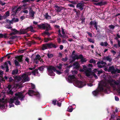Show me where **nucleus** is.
Masks as SVG:
<instances>
[{
    "label": "nucleus",
    "instance_id": "nucleus-58",
    "mask_svg": "<svg viewBox=\"0 0 120 120\" xmlns=\"http://www.w3.org/2000/svg\"><path fill=\"white\" fill-rule=\"evenodd\" d=\"M109 27L110 29H113L114 28V26L112 25H110L109 26Z\"/></svg>",
    "mask_w": 120,
    "mask_h": 120
},
{
    "label": "nucleus",
    "instance_id": "nucleus-48",
    "mask_svg": "<svg viewBox=\"0 0 120 120\" xmlns=\"http://www.w3.org/2000/svg\"><path fill=\"white\" fill-rule=\"evenodd\" d=\"M45 68L44 66H42L39 68V70L41 71L43 70L44 68Z\"/></svg>",
    "mask_w": 120,
    "mask_h": 120
},
{
    "label": "nucleus",
    "instance_id": "nucleus-12",
    "mask_svg": "<svg viewBox=\"0 0 120 120\" xmlns=\"http://www.w3.org/2000/svg\"><path fill=\"white\" fill-rule=\"evenodd\" d=\"M97 64L98 67L100 68H102L106 65V63L103 61L98 62L97 63Z\"/></svg>",
    "mask_w": 120,
    "mask_h": 120
},
{
    "label": "nucleus",
    "instance_id": "nucleus-8",
    "mask_svg": "<svg viewBox=\"0 0 120 120\" xmlns=\"http://www.w3.org/2000/svg\"><path fill=\"white\" fill-rule=\"evenodd\" d=\"M68 82H73L74 83L77 80L76 79L74 75L69 76L68 78Z\"/></svg>",
    "mask_w": 120,
    "mask_h": 120
},
{
    "label": "nucleus",
    "instance_id": "nucleus-41",
    "mask_svg": "<svg viewBox=\"0 0 120 120\" xmlns=\"http://www.w3.org/2000/svg\"><path fill=\"white\" fill-rule=\"evenodd\" d=\"M45 16L46 19H51V17L50 16L48 15L47 13L45 15Z\"/></svg>",
    "mask_w": 120,
    "mask_h": 120
},
{
    "label": "nucleus",
    "instance_id": "nucleus-4",
    "mask_svg": "<svg viewBox=\"0 0 120 120\" xmlns=\"http://www.w3.org/2000/svg\"><path fill=\"white\" fill-rule=\"evenodd\" d=\"M83 69H80L79 71L80 72L84 71L86 76H89L91 73L90 71V69L87 68L86 66L85 65H83Z\"/></svg>",
    "mask_w": 120,
    "mask_h": 120
},
{
    "label": "nucleus",
    "instance_id": "nucleus-7",
    "mask_svg": "<svg viewBox=\"0 0 120 120\" xmlns=\"http://www.w3.org/2000/svg\"><path fill=\"white\" fill-rule=\"evenodd\" d=\"M108 71H111L112 73H115L117 72L119 73L120 72V70L116 68L115 69L113 66L110 67Z\"/></svg>",
    "mask_w": 120,
    "mask_h": 120
},
{
    "label": "nucleus",
    "instance_id": "nucleus-11",
    "mask_svg": "<svg viewBox=\"0 0 120 120\" xmlns=\"http://www.w3.org/2000/svg\"><path fill=\"white\" fill-rule=\"evenodd\" d=\"M15 100V97H14L13 98H10L8 101H7V100H7L6 103L7 102V101L9 103V107L11 108L14 106V105L13 104V103L14 102V101Z\"/></svg>",
    "mask_w": 120,
    "mask_h": 120
},
{
    "label": "nucleus",
    "instance_id": "nucleus-34",
    "mask_svg": "<svg viewBox=\"0 0 120 120\" xmlns=\"http://www.w3.org/2000/svg\"><path fill=\"white\" fill-rule=\"evenodd\" d=\"M38 70L37 69L35 70L32 72V74L34 75H35L36 74L38 73Z\"/></svg>",
    "mask_w": 120,
    "mask_h": 120
},
{
    "label": "nucleus",
    "instance_id": "nucleus-61",
    "mask_svg": "<svg viewBox=\"0 0 120 120\" xmlns=\"http://www.w3.org/2000/svg\"><path fill=\"white\" fill-rule=\"evenodd\" d=\"M7 43L8 44H13V41L12 40H10L9 41L7 42Z\"/></svg>",
    "mask_w": 120,
    "mask_h": 120
},
{
    "label": "nucleus",
    "instance_id": "nucleus-55",
    "mask_svg": "<svg viewBox=\"0 0 120 120\" xmlns=\"http://www.w3.org/2000/svg\"><path fill=\"white\" fill-rule=\"evenodd\" d=\"M57 41L58 43H60L61 41V39L59 38V37H58V38L57 39Z\"/></svg>",
    "mask_w": 120,
    "mask_h": 120
},
{
    "label": "nucleus",
    "instance_id": "nucleus-59",
    "mask_svg": "<svg viewBox=\"0 0 120 120\" xmlns=\"http://www.w3.org/2000/svg\"><path fill=\"white\" fill-rule=\"evenodd\" d=\"M73 59H78V56L77 55H75L73 56Z\"/></svg>",
    "mask_w": 120,
    "mask_h": 120
},
{
    "label": "nucleus",
    "instance_id": "nucleus-21",
    "mask_svg": "<svg viewBox=\"0 0 120 120\" xmlns=\"http://www.w3.org/2000/svg\"><path fill=\"white\" fill-rule=\"evenodd\" d=\"M46 44L48 48H52V47H53L54 48L56 47V46L54 44H53L52 43L47 44Z\"/></svg>",
    "mask_w": 120,
    "mask_h": 120
},
{
    "label": "nucleus",
    "instance_id": "nucleus-24",
    "mask_svg": "<svg viewBox=\"0 0 120 120\" xmlns=\"http://www.w3.org/2000/svg\"><path fill=\"white\" fill-rule=\"evenodd\" d=\"M28 93L29 95L31 96L33 95H35V93L32 90H30Z\"/></svg>",
    "mask_w": 120,
    "mask_h": 120
},
{
    "label": "nucleus",
    "instance_id": "nucleus-64",
    "mask_svg": "<svg viewBox=\"0 0 120 120\" xmlns=\"http://www.w3.org/2000/svg\"><path fill=\"white\" fill-rule=\"evenodd\" d=\"M0 68L2 70H5L6 68H5L3 66H0Z\"/></svg>",
    "mask_w": 120,
    "mask_h": 120
},
{
    "label": "nucleus",
    "instance_id": "nucleus-40",
    "mask_svg": "<svg viewBox=\"0 0 120 120\" xmlns=\"http://www.w3.org/2000/svg\"><path fill=\"white\" fill-rule=\"evenodd\" d=\"M13 20L12 19L11 21H10L8 19H6L5 21L7 23H13Z\"/></svg>",
    "mask_w": 120,
    "mask_h": 120
},
{
    "label": "nucleus",
    "instance_id": "nucleus-29",
    "mask_svg": "<svg viewBox=\"0 0 120 120\" xmlns=\"http://www.w3.org/2000/svg\"><path fill=\"white\" fill-rule=\"evenodd\" d=\"M13 23H9L5 25V27L8 29H11L12 28V26L11 24Z\"/></svg>",
    "mask_w": 120,
    "mask_h": 120
},
{
    "label": "nucleus",
    "instance_id": "nucleus-53",
    "mask_svg": "<svg viewBox=\"0 0 120 120\" xmlns=\"http://www.w3.org/2000/svg\"><path fill=\"white\" fill-rule=\"evenodd\" d=\"M21 7H19V8H18L16 10V11H15V13L17 12L18 11H19L20 10H21Z\"/></svg>",
    "mask_w": 120,
    "mask_h": 120
},
{
    "label": "nucleus",
    "instance_id": "nucleus-32",
    "mask_svg": "<svg viewBox=\"0 0 120 120\" xmlns=\"http://www.w3.org/2000/svg\"><path fill=\"white\" fill-rule=\"evenodd\" d=\"M47 48L48 47L46 44L43 45L42 48V49L43 50H44L47 49Z\"/></svg>",
    "mask_w": 120,
    "mask_h": 120
},
{
    "label": "nucleus",
    "instance_id": "nucleus-37",
    "mask_svg": "<svg viewBox=\"0 0 120 120\" xmlns=\"http://www.w3.org/2000/svg\"><path fill=\"white\" fill-rule=\"evenodd\" d=\"M60 37H62L63 39L64 38L66 39L68 38V36L67 35H65V34L64 35H62V36H60Z\"/></svg>",
    "mask_w": 120,
    "mask_h": 120
},
{
    "label": "nucleus",
    "instance_id": "nucleus-43",
    "mask_svg": "<svg viewBox=\"0 0 120 120\" xmlns=\"http://www.w3.org/2000/svg\"><path fill=\"white\" fill-rule=\"evenodd\" d=\"M5 107V106L4 104H0V109H2Z\"/></svg>",
    "mask_w": 120,
    "mask_h": 120
},
{
    "label": "nucleus",
    "instance_id": "nucleus-26",
    "mask_svg": "<svg viewBox=\"0 0 120 120\" xmlns=\"http://www.w3.org/2000/svg\"><path fill=\"white\" fill-rule=\"evenodd\" d=\"M48 25L45 26V29H46V31H48L49 30L51 29V27L50 25L47 23H46Z\"/></svg>",
    "mask_w": 120,
    "mask_h": 120
},
{
    "label": "nucleus",
    "instance_id": "nucleus-25",
    "mask_svg": "<svg viewBox=\"0 0 120 120\" xmlns=\"http://www.w3.org/2000/svg\"><path fill=\"white\" fill-rule=\"evenodd\" d=\"M21 78L20 77L15 76V82H18L21 80Z\"/></svg>",
    "mask_w": 120,
    "mask_h": 120
},
{
    "label": "nucleus",
    "instance_id": "nucleus-13",
    "mask_svg": "<svg viewBox=\"0 0 120 120\" xmlns=\"http://www.w3.org/2000/svg\"><path fill=\"white\" fill-rule=\"evenodd\" d=\"M28 9L29 10V14L30 17H32L31 19H33L34 18V16L35 13L34 11H33L31 8L29 7Z\"/></svg>",
    "mask_w": 120,
    "mask_h": 120
},
{
    "label": "nucleus",
    "instance_id": "nucleus-42",
    "mask_svg": "<svg viewBox=\"0 0 120 120\" xmlns=\"http://www.w3.org/2000/svg\"><path fill=\"white\" fill-rule=\"evenodd\" d=\"M89 62L90 63H93L95 64L96 63L95 60L93 59H91L90 60Z\"/></svg>",
    "mask_w": 120,
    "mask_h": 120
},
{
    "label": "nucleus",
    "instance_id": "nucleus-5",
    "mask_svg": "<svg viewBox=\"0 0 120 120\" xmlns=\"http://www.w3.org/2000/svg\"><path fill=\"white\" fill-rule=\"evenodd\" d=\"M15 105H18L20 104V102L18 100L20 99L21 100H22L24 98V96H23L22 93H15Z\"/></svg>",
    "mask_w": 120,
    "mask_h": 120
},
{
    "label": "nucleus",
    "instance_id": "nucleus-36",
    "mask_svg": "<svg viewBox=\"0 0 120 120\" xmlns=\"http://www.w3.org/2000/svg\"><path fill=\"white\" fill-rule=\"evenodd\" d=\"M6 55L5 56H4L0 58V62H3V60L4 59H6Z\"/></svg>",
    "mask_w": 120,
    "mask_h": 120
},
{
    "label": "nucleus",
    "instance_id": "nucleus-16",
    "mask_svg": "<svg viewBox=\"0 0 120 120\" xmlns=\"http://www.w3.org/2000/svg\"><path fill=\"white\" fill-rule=\"evenodd\" d=\"M72 66L74 67V68L78 69L79 67L80 64L76 62L73 63Z\"/></svg>",
    "mask_w": 120,
    "mask_h": 120
},
{
    "label": "nucleus",
    "instance_id": "nucleus-1",
    "mask_svg": "<svg viewBox=\"0 0 120 120\" xmlns=\"http://www.w3.org/2000/svg\"><path fill=\"white\" fill-rule=\"evenodd\" d=\"M109 82L111 86L115 89L117 90L118 92L120 93V80L116 81L113 80Z\"/></svg>",
    "mask_w": 120,
    "mask_h": 120
},
{
    "label": "nucleus",
    "instance_id": "nucleus-31",
    "mask_svg": "<svg viewBox=\"0 0 120 120\" xmlns=\"http://www.w3.org/2000/svg\"><path fill=\"white\" fill-rule=\"evenodd\" d=\"M73 109L71 106H70L68 107L67 109V111L69 112H71L72 111Z\"/></svg>",
    "mask_w": 120,
    "mask_h": 120
},
{
    "label": "nucleus",
    "instance_id": "nucleus-50",
    "mask_svg": "<svg viewBox=\"0 0 120 120\" xmlns=\"http://www.w3.org/2000/svg\"><path fill=\"white\" fill-rule=\"evenodd\" d=\"M87 60L86 58H82L81 59V61L82 62H85Z\"/></svg>",
    "mask_w": 120,
    "mask_h": 120
},
{
    "label": "nucleus",
    "instance_id": "nucleus-28",
    "mask_svg": "<svg viewBox=\"0 0 120 120\" xmlns=\"http://www.w3.org/2000/svg\"><path fill=\"white\" fill-rule=\"evenodd\" d=\"M19 62H21L22 60V57L21 56H19L16 57H15V58Z\"/></svg>",
    "mask_w": 120,
    "mask_h": 120
},
{
    "label": "nucleus",
    "instance_id": "nucleus-23",
    "mask_svg": "<svg viewBox=\"0 0 120 120\" xmlns=\"http://www.w3.org/2000/svg\"><path fill=\"white\" fill-rule=\"evenodd\" d=\"M27 28L28 31L30 30L31 32H35L33 29V27L31 26H30Z\"/></svg>",
    "mask_w": 120,
    "mask_h": 120
},
{
    "label": "nucleus",
    "instance_id": "nucleus-33",
    "mask_svg": "<svg viewBox=\"0 0 120 120\" xmlns=\"http://www.w3.org/2000/svg\"><path fill=\"white\" fill-rule=\"evenodd\" d=\"M88 41L90 42H91L93 43H94V40L91 38H88Z\"/></svg>",
    "mask_w": 120,
    "mask_h": 120
},
{
    "label": "nucleus",
    "instance_id": "nucleus-39",
    "mask_svg": "<svg viewBox=\"0 0 120 120\" xmlns=\"http://www.w3.org/2000/svg\"><path fill=\"white\" fill-rule=\"evenodd\" d=\"M91 72V74L89 76H90L91 75H92L93 76H94L96 79H97L98 78V77L94 73H92Z\"/></svg>",
    "mask_w": 120,
    "mask_h": 120
},
{
    "label": "nucleus",
    "instance_id": "nucleus-2",
    "mask_svg": "<svg viewBox=\"0 0 120 120\" xmlns=\"http://www.w3.org/2000/svg\"><path fill=\"white\" fill-rule=\"evenodd\" d=\"M48 75L51 76H54L55 74L53 71H56V73L59 75H60L62 73V72L56 70V68L53 67L49 66L48 68Z\"/></svg>",
    "mask_w": 120,
    "mask_h": 120
},
{
    "label": "nucleus",
    "instance_id": "nucleus-44",
    "mask_svg": "<svg viewBox=\"0 0 120 120\" xmlns=\"http://www.w3.org/2000/svg\"><path fill=\"white\" fill-rule=\"evenodd\" d=\"M0 82H2V81L5 82V80L2 76H1L0 77Z\"/></svg>",
    "mask_w": 120,
    "mask_h": 120
},
{
    "label": "nucleus",
    "instance_id": "nucleus-62",
    "mask_svg": "<svg viewBox=\"0 0 120 120\" xmlns=\"http://www.w3.org/2000/svg\"><path fill=\"white\" fill-rule=\"evenodd\" d=\"M14 54V53H8L6 55V57H7V56H8L9 55L10 56V55H12L13 54Z\"/></svg>",
    "mask_w": 120,
    "mask_h": 120
},
{
    "label": "nucleus",
    "instance_id": "nucleus-10",
    "mask_svg": "<svg viewBox=\"0 0 120 120\" xmlns=\"http://www.w3.org/2000/svg\"><path fill=\"white\" fill-rule=\"evenodd\" d=\"M75 83L76 85L79 88L82 87L84 86V83L81 81H79L77 79Z\"/></svg>",
    "mask_w": 120,
    "mask_h": 120
},
{
    "label": "nucleus",
    "instance_id": "nucleus-54",
    "mask_svg": "<svg viewBox=\"0 0 120 120\" xmlns=\"http://www.w3.org/2000/svg\"><path fill=\"white\" fill-rule=\"evenodd\" d=\"M4 74L3 71L2 70H0V77L2 76Z\"/></svg>",
    "mask_w": 120,
    "mask_h": 120
},
{
    "label": "nucleus",
    "instance_id": "nucleus-15",
    "mask_svg": "<svg viewBox=\"0 0 120 120\" xmlns=\"http://www.w3.org/2000/svg\"><path fill=\"white\" fill-rule=\"evenodd\" d=\"M38 60L40 61L41 62V61L40 56L38 55H37L36 56L34 60V62H35L36 64H37L38 62Z\"/></svg>",
    "mask_w": 120,
    "mask_h": 120
},
{
    "label": "nucleus",
    "instance_id": "nucleus-38",
    "mask_svg": "<svg viewBox=\"0 0 120 120\" xmlns=\"http://www.w3.org/2000/svg\"><path fill=\"white\" fill-rule=\"evenodd\" d=\"M97 23V22L95 21H91L90 22V24L91 25H94Z\"/></svg>",
    "mask_w": 120,
    "mask_h": 120
},
{
    "label": "nucleus",
    "instance_id": "nucleus-47",
    "mask_svg": "<svg viewBox=\"0 0 120 120\" xmlns=\"http://www.w3.org/2000/svg\"><path fill=\"white\" fill-rule=\"evenodd\" d=\"M1 66H3L4 67L6 68L7 66H8V64L7 62H5L4 63V64L3 65H1Z\"/></svg>",
    "mask_w": 120,
    "mask_h": 120
},
{
    "label": "nucleus",
    "instance_id": "nucleus-18",
    "mask_svg": "<svg viewBox=\"0 0 120 120\" xmlns=\"http://www.w3.org/2000/svg\"><path fill=\"white\" fill-rule=\"evenodd\" d=\"M110 120H120V118L117 116H114L113 115H112Z\"/></svg>",
    "mask_w": 120,
    "mask_h": 120
},
{
    "label": "nucleus",
    "instance_id": "nucleus-30",
    "mask_svg": "<svg viewBox=\"0 0 120 120\" xmlns=\"http://www.w3.org/2000/svg\"><path fill=\"white\" fill-rule=\"evenodd\" d=\"M104 59L107 60V61H109V62H110L112 60V59L109 56L105 57Z\"/></svg>",
    "mask_w": 120,
    "mask_h": 120
},
{
    "label": "nucleus",
    "instance_id": "nucleus-17",
    "mask_svg": "<svg viewBox=\"0 0 120 120\" xmlns=\"http://www.w3.org/2000/svg\"><path fill=\"white\" fill-rule=\"evenodd\" d=\"M84 6V4H83L79 3L77 4L76 5V7L77 8H79V9L82 10L83 9V7Z\"/></svg>",
    "mask_w": 120,
    "mask_h": 120
},
{
    "label": "nucleus",
    "instance_id": "nucleus-3",
    "mask_svg": "<svg viewBox=\"0 0 120 120\" xmlns=\"http://www.w3.org/2000/svg\"><path fill=\"white\" fill-rule=\"evenodd\" d=\"M100 86H99V88L98 90H96L95 91L93 92L92 93L94 96L97 95L100 91H102L103 90L102 86H105L107 85L106 82L105 81H102L100 83Z\"/></svg>",
    "mask_w": 120,
    "mask_h": 120
},
{
    "label": "nucleus",
    "instance_id": "nucleus-35",
    "mask_svg": "<svg viewBox=\"0 0 120 120\" xmlns=\"http://www.w3.org/2000/svg\"><path fill=\"white\" fill-rule=\"evenodd\" d=\"M13 77H14V80L12 79V78L11 77H10L9 78V82H12L13 81H14V80L15 79V77L14 76Z\"/></svg>",
    "mask_w": 120,
    "mask_h": 120
},
{
    "label": "nucleus",
    "instance_id": "nucleus-63",
    "mask_svg": "<svg viewBox=\"0 0 120 120\" xmlns=\"http://www.w3.org/2000/svg\"><path fill=\"white\" fill-rule=\"evenodd\" d=\"M62 66V65L60 64V65L59 66H57V67L59 69H61V67Z\"/></svg>",
    "mask_w": 120,
    "mask_h": 120
},
{
    "label": "nucleus",
    "instance_id": "nucleus-57",
    "mask_svg": "<svg viewBox=\"0 0 120 120\" xmlns=\"http://www.w3.org/2000/svg\"><path fill=\"white\" fill-rule=\"evenodd\" d=\"M83 58L82 55H79V56H78V59H82Z\"/></svg>",
    "mask_w": 120,
    "mask_h": 120
},
{
    "label": "nucleus",
    "instance_id": "nucleus-45",
    "mask_svg": "<svg viewBox=\"0 0 120 120\" xmlns=\"http://www.w3.org/2000/svg\"><path fill=\"white\" fill-rule=\"evenodd\" d=\"M5 15L7 17H8L9 15V11H8L6 12Z\"/></svg>",
    "mask_w": 120,
    "mask_h": 120
},
{
    "label": "nucleus",
    "instance_id": "nucleus-52",
    "mask_svg": "<svg viewBox=\"0 0 120 120\" xmlns=\"http://www.w3.org/2000/svg\"><path fill=\"white\" fill-rule=\"evenodd\" d=\"M7 17L4 14L3 16H1L2 20L3 19H5Z\"/></svg>",
    "mask_w": 120,
    "mask_h": 120
},
{
    "label": "nucleus",
    "instance_id": "nucleus-51",
    "mask_svg": "<svg viewBox=\"0 0 120 120\" xmlns=\"http://www.w3.org/2000/svg\"><path fill=\"white\" fill-rule=\"evenodd\" d=\"M68 60V58L66 57H65V58H62L61 60L64 61H66Z\"/></svg>",
    "mask_w": 120,
    "mask_h": 120
},
{
    "label": "nucleus",
    "instance_id": "nucleus-60",
    "mask_svg": "<svg viewBox=\"0 0 120 120\" xmlns=\"http://www.w3.org/2000/svg\"><path fill=\"white\" fill-rule=\"evenodd\" d=\"M72 73L74 74H77V71L75 70L74 71H72Z\"/></svg>",
    "mask_w": 120,
    "mask_h": 120
},
{
    "label": "nucleus",
    "instance_id": "nucleus-22",
    "mask_svg": "<svg viewBox=\"0 0 120 120\" xmlns=\"http://www.w3.org/2000/svg\"><path fill=\"white\" fill-rule=\"evenodd\" d=\"M14 8H12V11L11 12L12 14L11 15L12 17L13 16L14 17L15 15V7L14 6ZM13 18L14 19L15 18V17H13Z\"/></svg>",
    "mask_w": 120,
    "mask_h": 120
},
{
    "label": "nucleus",
    "instance_id": "nucleus-9",
    "mask_svg": "<svg viewBox=\"0 0 120 120\" xmlns=\"http://www.w3.org/2000/svg\"><path fill=\"white\" fill-rule=\"evenodd\" d=\"M120 38V36L117 34V36L116 37L115 39L117 40L118 45L116 44H115L113 46L115 47L116 48H117L118 47H120V41L119 39Z\"/></svg>",
    "mask_w": 120,
    "mask_h": 120
},
{
    "label": "nucleus",
    "instance_id": "nucleus-14",
    "mask_svg": "<svg viewBox=\"0 0 120 120\" xmlns=\"http://www.w3.org/2000/svg\"><path fill=\"white\" fill-rule=\"evenodd\" d=\"M28 31L27 28L25 29H22L21 30L20 32L15 30V34H23L26 33Z\"/></svg>",
    "mask_w": 120,
    "mask_h": 120
},
{
    "label": "nucleus",
    "instance_id": "nucleus-27",
    "mask_svg": "<svg viewBox=\"0 0 120 120\" xmlns=\"http://www.w3.org/2000/svg\"><path fill=\"white\" fill-rule=\"evenodd\" d=\"M100 45L102 46H106L108 45V44L106 42H101L100 43Z\"/></svg>",
    "mask_w": 120,
    "mask_h": 120
},
{
    "label": "nucleus",
    "instance_id": "nucleus-6",
    "mask_svg": "<svg viewBox=\"0 0 120 120\" xmlns=\"http://www.w3.org/2000/svg\"><path fill=\"white\" fill-rule=\"evenodd\" d=\"M31 73L30 72H26L24 73L22 75V81L23 82L28 81L29 80L28 75H30Z\"/></svg>",
    "mask_w": 120,
    "mask_h": 120
},
{
    "label": "nucleus",
    "instance_id": "nucleus-56",
    "mask_svg": "<svg viewBox=\"0 0 120 120\" xmlns=\"http://www.w3.org/2000/svg\"><path fill=\"white\" fill-rule=\"evenodd\" d=\"M98 76H99L100 74L102 73L103 71H98Z\"/></svg>",
    "mask_w": 120,
    "mask_h": 120
},
{
    "label": "nucleus",
    "instance_id": "nucleus-46",
    "mask_svg": "<svg viewBox=\"0 0 120 120\" xmlns=\"http://www.w3.org/2000/svg\"><path fill=\"white\" fill-rule=\"evenodd\" d=\"M14 32H12L10 34V35L12 36L15 35V29H14L13 30Z\"/></svg>",
    "mask_w": 120,
    "mask_h": 120
},
{
    "label": "nucleus",
    "instance_id": "nucleus-19",
    "mask_svg": "<svg viewBox=\"0 0 120 120\" xmlns=\"http://www.w3.org/2000/svg\"><path fill=\"white\" fill-rule=\"evenodd\" d=\"M55 10L57 12H60L62 9V7H59L57 6H54Z\"/></svg>",
    "mask_w": 120,
    "mask_h": 120
},
{
    "label": "nucleus",
    "instance_id": "nucleus-20",
    "mask_svg": "<svg viewBox=\"0 0 120 120\" xmlns=\"http://www.w3.org/2000/svg\"><path fill=\"white\" fill-rule=\"evenodd\" d=\"M48 25L46 24H42L38 26V27L40 28H43V29H45V26Z\"/></svg>",
    "mask_w": 120,
    "mask_h": 120
},
{
    "label": "nucleus",
    "instance_id": "nucleus-49",
    "mask_svg": "<svg viewBox=\"0 0 120 120\" xmlns=\"http://www.w3.org/2000/svg\"><path fill=\"white\" fill-rule=\"evenodd\" d=\"M47 56L49 58H51L53 56V55L51 54H48Z\"/></svg>",
    "mask_w": 120,
    "mask_h": 120
}]
</instances>
